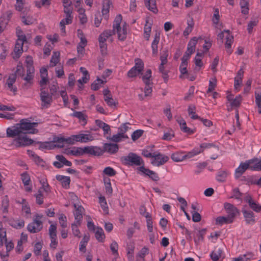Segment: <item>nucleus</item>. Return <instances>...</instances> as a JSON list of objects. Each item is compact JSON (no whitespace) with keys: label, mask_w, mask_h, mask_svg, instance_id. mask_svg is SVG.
<instances>
[{"label":"nucleus","mask_w":261,"mask_h":261,"mask_svg":"<svg viewBox=\"0 0 261 261\" xmlns=\"http://www.w3.org/2000/svg\"><path fill=\"white\" fill-rule=\"evenodd\" d=\"M31 126L30 121L27 119H22L20 121V123L7 129V137L14 138L20 133L28 134L29 130H31Z\"/></svg>","instance_id":"1"},{"label":"nucleus","mask_w":261,"mask_h":261,"mask_svg":"<svg viewBox=\"0 0 261 261\" xmlns=\"http://www.w3.org/2000/svg\"><path fill=\"white\" fill-rule=\"evenodd\" d=\"M121 161L125 165L144 166L143 159L140 156L133 152L129 153L126 156H122Z\"/></svg>","instance_id":"2"},{"label":"nucleus","mask_w":261,"mask_h":261,"mask_svg":"<svg viewBox=\"0 0 261 261\" xmlns=\"http://www.w3.org/2000/svg\"><path fill=\"white\" fill-rule=\"evenodd\" d=\"M151 70L150 69H148L145 74L142 77V81L145 84V87L144 89L145 96H149L152 92V79L151 76Z\"/></svg>","instance_id":"3"},{"label":"nucleus","mask_w":261,"mask_h":261,"mask_svg":"<svg viewBox=\"0 0 261 261\" xmlns=\"http://www.w3.org/2000/svg\"><path fill=\"white\" fill-rule=\"evenodd\" d=\"M17 40L16 42L14 51L15 56L13 57L14 59H18L22 53L23 45L25 43H27V38L25 35H19L17 33Z\"/></svg>","instance_id":"4"},{"label":"nucleus","mask_w":261,"mask_h":261,"mask_svg":"<svg viewBox=\"0 0 261 261\" xmlns=\"http://www.w3.org/2000/svg\"><path fill=\"white\" fill-rule=\"evenodd\" d=\"M40 100L42 109H47L49 108L53 102V96L47 91L45 90V88L40 89Z\"/></svg>","instance_id":"5"},{"label":"nucleus","mask_w":261,"mask_h":261,"mask_svg":"<svg viewBox=\"0 0 261 261\" xmlns=\"http://www.w3.org/2000/svg\"><path fill=\"white\" fill-rule=\"evenodd\" d=\"M16 137L14 140V143L17 147L29 146L35 143L32 139L27 137L26 133H20Z\"/></svg>","instance_id":"6"},{"label":"nucleus","mask_w":261,"mask_h":261,"mask_svg":"<svg viewBox=\"0 0 261 261\" xmlns=\"http://www.w3.org/2000/svg\"><path fill=\"white\" fill-rule=\"evenodd\" d=\"M169 157L160 152H154V154L151 161V164L155 166L159 167L164 165L169 160Z\"/></svg>","instance_id":"7"},{"label":"nucleus","mask_w":261,"mask_h":261,"mask_svg":"<svg viewBox=\"0 0 261 261\" xmlns=\"http://www.w3.org/2000/svg\"><path fill=\"white\" fill-rule=\"evenodd\" d=\"M53 142L57 143L56 144L58 147L62 148L64 146L65 144H74L75 141L73 135H72L68 138L55 137L53 139Z\"/></svg>","instance_id":"8"},{"label":"nucleus","mask_w":261,"mask_h":261,"mask_svg":"<svg viewBox=\"0 0 261 261\" xmlns=\"http://www.w3.org/2000/svg\"><path fill=\"white\" fill-rule=\"evenodd\" d=\"M42 228V222L37 219H34L27 226L28 230L33 233L39 232Z\"/></svg>","instance_id":"9"},{"label":"nucleus","mask_w":261,"mask_h":261,"mask_svg":"<svg viewBox=\"0 0 261 261\" xmlns=\"http://www.w3.org/2000/svg\"><path fill=\"white\" fill-rule=\"evenodd\" d=\"M84 152L85 154L94 156H100L103 153V151L100 147L93 146L85 147Z\"/></svg>","instance_id":"10"},{"label":"nucleus","mask_w":261,"mask_h":261,"mask_svg":"<svg viewBox=\"0 0 261 261\" xmlns=\"http://www.w3.org/2000/svg\"><path fill=\"white\" fill-rule=\"evenodd\" d=\"M224 208L228 214V216L232 218L233 220L237 215L239 214V210L231 203H225Z\"/></svg>","instance_id":"11"},{"label":"nucleus","mask_w":261,"mask_h":261,"mask_svg":"<svg viewBox=\"0 0 261 261\" xmlns=\"http://www.w3.org/2000/svg\"><path fill=\"white\" fill-rule=\"evenodd\" d=\"M138 170L142 172V173L145 175L148 176L153 181H158L159 180V177L157 173L154 171L149 170V169L146 168L144 166H142L138 168Z\"/></svg>","instance_id":"12"},{"label":"nucleus","mask_w":261,"mask_h":261,"mask_svg":"<svg viewBox=\"0 0 261 261\" xmlns=\"http://www.w3.org/2000/svg\"><path fill=\"white\" fill-rule=\"evenodd\" d=\"M242 212L246 224H253L255 222V215L252 211L250 210L243 208Z\"/></svg>","instance_id":"13"},{"label":"nucleus","mask_w":261,"mask_h":261,"mask_svg":"<svg viewBox=\"0 0 261 261\" xmlns=\"http://www.w3.org/2000/svg\"><path fill=\"white\" fill-rule=\"evenodd\" d=\"M247 163L249 165V169L255 171L261 170V160L254 158L247 161Z\"/></svg>","instance_id":"14"},{"label":"nucleus","mask_w":261,"mask_h":261,"mask_svg":"<svg viewBox=\"0 0 261 261\" xmlns=\"http://www.w3.org/2000/svg\"><path fill=\"white\" fill-rule=\"evenodd\" d=\"M73 137L74 138L75 142H80L82 143H86L93 140V137L89 134H81L73 135Z\"/></svg>","instance_id":"15"},{"label":"nucleus","mask_w":261,"mask_h":261,"mask_svg":"<svg viewBox=\"0 0 261 261\" xmlns=\"http://www.w3.org/2000/svg\"><path fill=\"white\" fill-rule=\"evenodd\" d=\"M119 146L117 144L107 143H106L103 145V151L107 152L111 154H114L118 150Z\"/></svg>","instance_id":"16"},{"label":"nucleus","mask_w":261,"mask_h":261,"mask_svg":"<svg viewBox=\"0 0 261 261\" xmlns=\"http://www.w3.org/2000/svg\"><path fill=\"white\" fill-rule=\"evenodd\" d=\"M249 165L248 164L247 161H246L245 163H241L239 167L236 170V178H239L247 169H249Z\"/></svg>","instance_id":"17"},{"label":"nucleus","mask_w":261,"mask_h":261,"mask_svg":"<svg viewBox=\"0 0 261 261\" xmlns=\"http://www.w3.org/2000/svg\"><path fill=\"white\" fill-rule=\"evenodd\" d=\"M39 144V149H53L57 146V144H54V142H35L34 144Z\"/></svg>","instance_id":"18"},{"label":"nucleus","mask_w":261,"mask_h":261,"mask_svg":"<svg viewBox=\"0 0 261 261\" xmlns=\"http://www.w3.org/2000/svg\"><path fill=\"white\" fill-rule=\"evenodd\" d=\"M56 179L61 182L63 187L64 188L68 189L69 188L70 182V178L69 177L57 175L56 176Z\"/></svg>","instance_id":"19"},{"label":"nucleus","mask_w":261,"mask_h":261,"mask_svg":"<svg viewBox=\"0 0 261 261\" xmlns=\"http://www.w3.org/2000/svg\"><path fill=\"white\" fill-rule=\"evenodd\" d=\"M112 5L110 0H104L102 2V14L105 16V19L108 18V14L109 13L110 6Z\"/></svg>","instance_id":"20"},{"label":"nucleus","mask_w":261,"mask_h":261,"mask_svg":"<svg viewBox=\"0 0 261 261\" xmlns=\"http://www.w3.org/2000/svg\"><path fill=\"white\" fill-rule=\"evenodd\" d=\"M145 4L147 9L154 14L158 12L155 0H145Z\"/></svg>","instance_id":"21"},{"label":"nucleus","mask_w":261,"mask_h":261,"mask_svg":"<svg viewBox=\"0 0 261 261\" xmlns=\"http://www.w3.org/2000/svg\"><path fill=\"white\" fill-rule=\"evenodd\" d=\"M84 208L82 206H78L76 208L75 212L74 214L75 222L79 225H81L83 219L82 212Z\"/></svg>","instance_id":"22"},{"label":"nucleus","mask_w":261,"mask_h":261,"mask_svg":"<svg viewBox=\"0 0 261 261\" xmlns=\"http://www.w3.org/2000/svg\"><path fill=\"white\" fill-rule=\"evenodd\" d=\"M160 39V34L156 32L154 35V38L151 44L152 54L156 56L158 54V45Z\"/></svg>","instance_id":"23"},{"label":"nucleus","mask_w":261,"mask_h":261,"mask_svg":"<svg viewBox=\"0 0 261 261\" xmlns=\"http://www.w3.org/2000/svg\"><path fill=\"white\" fill-rule=\"evenodd\" d=\"M8 224L11 226L12 227L16 228V229H20L23 228L24 226V221L23 220H14V219H10L8 221Z\"/></svg>","instance_id":"24"},{"label":"nucleus","mask_w":261,"mask_h":261,"mask_svg":"<svg viewBox=\"0 0 261 261\" xmlns=\"http://www.w3.org/2000/svg\"><path fill=\"white\" fill-rule=\"evenodd\" d=\"M233 221V220H232V218H230L229 216H220L216 218V224L217 225H222L223 224L231 223Z\"/></svg>","instance_id":"25"},{"label":"nucleus","mask_w":261,"mask_h":261,"mask_svg":"<svg viewBox=\"0 0 261 261\" xmlns=\"http://www.w3.org/2000/svg\"><path fill=\"white\" fill-rule=\"evenodd\" d=\"M95 123L98 126L103 129L105 135L110 134L111 129L110 125L100 120H96Z\"/></svg>","instance_id":"26"},{"label":"nucleus","mask_w":261,"mask_h":261,"mask_svg":"<svg viewBox=\"0 0 261 261\" xmlns=\"http://www.w3.org/2000/svg\"><path fill=\"white\" fill-rule=\"evenodd\" d=\"M116 31L118 34V39L121 41H124L126 39L127 35L126 26L124 25L122 28H119L116 30Z\"/></svg>","instance_id":"27"},{"label":"nucleus","mask_w":261,"mask_h":261,"mask_svg":"<svg viewBox=\"0 0 261 261\" xmlns=\"http://www.w3.org/2000/svg\"><path fill=\"white\" fill-rule=\"evenodd\" d=\"M16 81V75L15 74H11L9 76L8 79L7 81L6 84L8 85V88L10 89L11 91L15 92L17 91V88L13 86V84L15 83Z\"/></svg>","instance_id":"28"},{"label":"nucleus","mask_w":261,"mask_h":261,"mask_svg":"<svg viewBox=\"0 0 261 261\" xmlns=\"http://www.w3.org/2000/svg\"><path fill=\"white\" fill-rule=\"evenodd\" d=\"M95 236L96 240L99 242H103L105 239V234L103 229L101 227H97L95 232Z\"/></svg>","instance_id":"29"},{"label":"nucleus","mask_w":261,"mask_h":261,"mask_svg":"<svg viewBox=\"0 0 261 261\" xmlns=\"http://www.w3.org/2000/svg\"><path fill=\"white\" fill-rule=\"evenodd\" d=\"M226 42L225 43V47L226 49V51L228 55H230L232 50L231 49V44L233 42V37L232 36H228L226 38Z\"/></svg>","instance_id":"30"},{"label":"nucleus","mask_w":261,"mask_h":261,"mask_svg":"<svg viewBox=\"0 0 261 261\" xmlns=\"http://www.w3.org/2000/svg\"><path fill=\"white\" fill-rule=\"evenodd\" d=\"M201 37H199L197 38L196 37H193L188 43L187 49L191 50V52H194L195 50V45L197 43L198 40L201 39Z\"/></svg>","instance_id":"31"},{"label":"nucleus","mask_w":261,"mask_h":261,"mask_svg":"<svg viewBox=\"0 0 261 261\" xmlns=\"http://www.w3.org/2000/svg\"><path fill=\"white\" fill-rule=\"evenodd\" d=\"M25 63L27 64V72L34 73V67L33 66V61L31 57H27Z\"/></svg>","instance_id":"32"},{"label":"nucleus","mask_w":261,"mask_h":261,"mask_svg":"<svg viewBox=\"0 0 261 261\" xmlns=\"http://www.w3.org/2000/svg\"><path fill=\"white\" fill-rule=\"evenodd\" d=\"M200 148L202 149L201 150H203V149L211 148L212 151L215 152H217L219 151V147L215 145L213 143H204L200 145Z\"/></svg>","instance_id":"33"},{"label":"nucleus","mask_w":261,"mask_h":261,"mask_svg":"<svg viewBox=\"0 0 261 261\" xmlns=\"http://www.w3.org/2000/svg\"><path fill=\"white\" fill-rule=\"evenodd\" d=\"M90 239V236L89 235H85L80 242V251L83 252H85L86 249V247L88 242Z\"/></svg>","instance_id":"34"},{"label":"nucleus","mask_w":261,"mask_h":261,"mask_svg":"<svg viewBox=\"0 0 261 261\" xmlns=\"http://www.w3.org/2000/svg\"><path fill=\"white\" fill-rule=\"evenodd\" d=\"M2 211L4 213H7L9 206V200L7 196H5L2 202Z\"/></svg>","instance_id":"35"},{"label":"nucleus","mask_w":261,"mask_h":261,"mask_svg":"<svg viewBox=\"0 0 261 261\" xmlns=\"http://www.w3.org/2000/svg\"><path fill=\"white\" fill-rule=\"evenodd\" d=\"M206 231V229L205 228L202 229L200 230L198 233L197 234V239H194V241L196 244H198L200 243V242L202 241L204 239V236L205 235Z\"/></svg>","instance_id":"36"},{"label":"nucleus","mask_w":261,"mask_h":261,"mask_svg":"<svg viewBox=\"0 0 261 261\" xmlns=\"http://www.w3.org/2000/svg\"><path fill=\"white\" fill-rule=\"evenodd\" d=\"M84 147L81 148V147H77L74 148L72 150H70L69 151V153L74 155V156H80L84 154H85V152H84Z\"/></svg>","instance_id":"37"},{"label":"nucleus","mask_w":261,"mask_h":261,"mask_svg":"<svg viewBox=\"0 0 261 261\" xmlns=\"http://www.w3.org/2000/svg\"><path fill=\"white\" fill-rule=\"evenodd\" d=\"M56 159L60 161L62 164L64 166H72V163L68 161L65 156H64L63 155L58 154L56 156Z\"/></svg>","instance_id":"38"},{"label":"nucleus","mask_w":261,"mask_h":261,"mask_svg":"<svg viewBox=\"0 0 261 261\" xmlns=\"http://www.w3.org/2000/svg\"><path fill=\"white\" fill-rule=\"evenodd\" d=\"M122 19V15L121 14L117 15L116 17L115 18V20L114 21L113 28L114 30H116L119 28H121L120 27V23L121 22Z\"/></svg>","instance_id":"39"},{"label":"nucleus","mask_w":261,"mask_h":261,"mask_svg":"<svg viewBox=\"0 0 261 261\" xmlns=\"http://www.w3.org/2000/svg\"><path fill=\"white\" fill-rule=\"evenodd\" d=\"M122 138H128V137L125 135H122L118 132L117 134L113 135L112 137L110 138L109 139L114 142H119Z\"/></svg>","instance_id":"40"},{"label":"nucleus","mask_w":261,"mask_h":261,"mask_svg":"<svg viewBox=\"0 0 261 261\" xmlns=\"http://www.w3.org/2000/svg\"><path fill=\"white\" fill-rule=\"evenodd\" d=\"M184 156L183 153L177 152L173 153L171 158L174 162H178L183 161Z\"/></svg>","instance_id":"41"},{"label":"nucleus","mask_w":261,"mask_h":261,"mask_svg":"<svg viewBox=\"0 0 261 261\" xmlns=\"http://www.w3.org/2000/svg\"><path fill=\"white\" fill-rule=\"evenodd\" d=\"M222 253L221 249H219L217 251H213L211 254V258L213 261H217L221 257Z\"/></svg>","instance_id":"42"},{"label":"nucleus","mask_w":261,"mask_h":261,"mask_svg":"<svg viewBox=\"0 0 261 261\" xmlns=\"http://www.w3.org/2000/svg\"><path fill=\"white\" fill-rule=\"evenodd\" d=\"M60 53L58 51L54 52L52 55L50 63H53L52 66H56L59 61Z\"/></svg>","instance_id":"43"},{"label":"nucleus","mask_w":261,"mask_h":261,"mask_svg":"<svg viewBox=\"0 0 261 261\" xmlns=\"http://www.w3.org/2000/svg\"><path fill=\"white\" fill-rule=\"evenodd\" d=\"M227 176V173L224 171H220L218 172L217 176V180L218 181L224 182Z\"/></svg>","instance_id":"44"},{"label":"nucleus","mask_w":261,"mask_h":261,"mask_svg":"<svg viewBox=\"0 0 261 261\" xmlns=\"http://www.w3.org/2000/svg\"><path fill=\"white\" fill-rule=\"evenodd\" d=\"M133 67L141 73L144 68V63L141 59H137L136 60L135 65Z\"/></svg>","instance_id":"45"},{"label":"nucleus","mask_w":261,"mask_h":261,"mask_svg":"<svg viewBox=\"0 0 261 261\" xmlns=\"http://www.w3.org/2000/svg\"><path fill=\"white\" fill-rule=\"evenodd\" d=\"M242 101V97L241 95H238L234 99L233 98L232 100L230 102L231 107H239L240 106Z\"/></svg>","instance_id":"46"},{"label":"nucleus","mask_w":261,"mask_h":261,"mask_svg":"<svg viewBox=\"0 0 261 261\" xmlns=\"http://www.w3.org/2000/svg\"><path fill=\"white\" fill-rule=\"evenodd\" d=\"M71 115L86 123V116L82 112H74Z\"/></svg>","instance_id":"47"},{"label":"nucleus","mask_w":261,"mask_h":261,"mask_svg":"<svg viewBox=\"0 0 261 261\" xmlns=\"http://www.w3.org/2000/svg\"><path fill=\"white\" fill-rule=\"evenodd\" d=\"M79 13V17L81 20V22L82 24H84L87 22V18L85 14V9L83 8H79L77 10Z\"/></svg>","instance_id":"48"},{"label":"nucleus","mask_w":261,"mask_h":261,"mask_svg":"<svg viewBox=\"0 0 261 261\" xmlns=\"http://www.w3.org/2000/svg\"><path fill=\"white\" fill-rule=\"evenodd\" d=\"M105 83V82L101 79H100L99 77H98L96 80V81H94L92 84H91V89L93 90L96 91L99 89V85Z\"/></svg>","instance_id":"49"},{"label":"nucleus","mask_w":261,"mask_h":261,"mask_svg":"<svg viewBox=\"0 0 261 261\" xmlns=\"http://www.w3.org/2000/svg\"><path fill=\"white\" fill-rule=\"evenodd\" d=\"M249 207L253 211L255 212L258 213L261 211V205L258 203H257L256 202L253 201L252 203L249 201Z\"/></svg>","instance_id":"50"},{"label":"nucleus","mask_w":261,"mask_h":261,"mask_svg":"<svg viewBox=\"0 0 261 261\" xmlns=\"http://www.w3.org/2000/svg\"><path fill=\"white\" fill-rule=\"evenodd\" d=\"M144 133V131L142 129H138L133 132V133L132 135V139L134 141H136L138 140L140 137H141L143 134Z\"/></svg>","instance_id":"51"},{"label":"nucleus","mask_w":261,"mask_h":261,"mask_svg":"<svg viewBox=\"0 0 261 261\" xmlns=\"http://www.w3.org/2000/svg\"><path fill=\"white\" fill-rule=\"evenodd\" d=\"M103 173L109 176H113L116 175V171L113 168L107 167L104 169Z\"/></svg>","instance_id":"52"},{"label":"nucleus","mask_w":261,"mask_h":261,"mask_svg":"<svg viewBox=\"0 0 261 261\" xmlns=\"http://www.w3.org/2000/svg\"><path fill=\"white\" fill-rule=\"evenodd\" d=\"M79 226V225L76 223V222H75L74 223L72 224L71 228L73 235L75 237L80 238L81 236L79 234L81 233V232L78 228Z\"/></svg>","instance_id":"53"},{"label":"nucleus","mask_w":261,"mask_h":261,"mask_svg":"<svg viewBox=\"0 0 261 261\" xmlns=\"http://www.w3.org/2000/svg\"><path fill=\"white\" fill-rule=\"evenodd\" d=\"M99 202L103 211L108 213V207L107 206V201L105 197H100L99 198Z\"/></svg>","instance_id":"54"},{"label":"nucleus","mask_w":261,"mask_h":261,"mask_svg":"<svg viewBox=\"0 0 261 261\" xmlns=\"http://www.w3.org/2000/svg\"><path fill=\"white\" fill-rule=\"evenodd\" d=\"M77 33H78V36L79 37H80V39H81V41L79 44H81V45H82V46H83V47H85V46L87 45V39L85 37H83V34L82 33V31L81 30H78Z\"/></svg>","instance_id":"55"},{"label":"nucleus","mask_w":261,"mask_h":261,"mask_svg":"<svg viewBox=\"0 0 261 261\" xmlns=\"http://www.w3.org/2000/svg\"><path fill=\"white\" fill-rule=\"evenodd\" d=\"M42 247V244L41 243L38 242H37L34 246V253L36 256H38L41 254V250Z\"/></svg>","instance_id":"56"},{"label":"nucleus","mask_w":261,"mask_h":261,"mask_svg":"<svg viewBox=\"0 0 261 261\" xmlns=\"http://www.w3.org/2000/svg\"><path fill=\"white\" fill-rule=\"evenodd\" d=\"M59 88L58 85V83L57 82H53V84L49 87L50 94L52 96H54Z\"/></svg>","instance_id":"57"},{"label":"nucleus","mask_w":261,"mask_h":261,"mask_svg":"<svg viewBox=\"0 0 261 261\" xmlns=\"http://www.w3.org/2000/svg\"><path fill=\"white\" fill-rule=\"evenodd\" d=\"M233 194L230 197L231 198H234L238 200H241V197L242 196V193L240 192L239 188H236L233 190L232 191Z\"/></svg>","instance_id":"58"},{"label":"nucleus","mask_w":261,"mask_h":261,"mask_svg":"<svg viewBox=\"0 0 261 261\" xmlns=\"http://www.w3.org/2000/svg\"><path fill=\"white\" fill-rule=\"evenodd\" d=\"M216 86V79H213L209 81L208 88L206 91L207 93H210L213 91Z\"/></svg>","instance_id":"59"},{"label":"nucleus","mask_w":261,"mask_h":261,"mask_svg":"<svg viewBox=\"0 0 261 261\" xmlns=\"http://www.w3.org/2000/svg\"><path fill=\"white\" fill-rule=\"evenodd\" d=\"M33 73H29V72H27V76L23 78V80L27 81V83L24 84V86H30L32 84V80H33Z\"/></svg>","instance_id":"60"},{"label":"nucleus","mask_w":261,"mask_h":261,"mask_svg":"<svg viewBox=\"0 0 261 261\" xmlns=\"http://www.w3.org/2000/svg\"><path fill=\"white\" fill-rule=\"evenodd\" d=\"M195 107L193 106L192 107L191 106L189 107L188 109V114L189 115H191V118L192 119H200V117L198 116L197 114H196L195 112H194L193 110L195 109Z\"/></svg>","instance_id":"61"},{"label":"nucleus","mask_w":261,"mask_h":261,"mask_svg":"<svg viewBox=\"0 0 261 261\" xmlns=\"http://www.w3.org/2000/svg\"><path fill=\"white\" fill-rule=\"evenodd\" d=\"M194 26V23L193 20L191 21V23L188 22V27L186 28L184 31L183 34L185 36H187L192 32Z\"/></svg>","instance_id":"62"},{"label":"nucleus","mask_w":261,"mask_h":261,"mask_svg":"<svg viewBox=\"0 0 261 261\" xmlns=\"http://www.w3.org/2000/svg\"><path fill=\"white\" fill-rule=\"evenodd\" d=\"M59 223L62 228L67 227V218L64 214H61L59 218Z\"/></svg>","instance_id":"63"},{"label":"nucleus","mask_w":261,"mask_h":261,"mask_svg":"<svg viewBox=\"0 0 261 261\" xmlns=\"http://www.w3.org/2000/svg\"><path fill=\"white\" fill-rule=\"evenodd\" d=\"M220 19L219 11L218 8L214 9V13L212 18V21L215 24H218Z\"/></svg>","instance_id":"64"}]
</instances>
